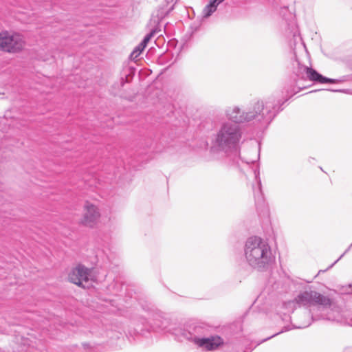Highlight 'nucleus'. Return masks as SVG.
Instances as JSON below:
<instances>
[{
  "label": "nucleus",
  "instance_id": "nucleus-1",
  "mask_svg": "<svg viewBox=\"0 0 352 352\" xmlns=\"http://www.w3.org/2000/svg\"><path fill=\"white\" fill-rule=\"evenodd\" d=\"M296 84V78L287 82L281 97L272 96L265 100H256L251 102L244 109L237 105L228 107L225 110L227 121L238 125H252L259 131L263 132L283 110V104L300 91V88L297 87Z\"/></svg>",
  "mask_w": 352,
  "mask_h": 352
},
{
  "label": "nucleus",
  "instance_id": "nucleus-2",
  "mask_svg": "<svg viewBox=\"0 0 352 352\" xmlns=\"http://www.w3.org/2000/svg\"><path fill=\"white\" fill-rule=\"evenodd\" d=\"M111 221V209L104 204L89 203V280H103L107 262L106 249L110 235L107 227Z\"/></svg>",
  "mask_w": 352,
  "mask_h": 352
},
{
  "label": "nucleus",
  "instance_id": "nucleus-3",
  "mask_svg": "<svg viewBox=\"0 0 352 352\" xmlns=\"http://www.w3.org/2000/svg\"><path fill=\"white\" fill-rule=\"evenodd\" d=\"M333 304V300L328 296L311 289L300 292L293 300L285 302L283 307L292 309V312L297 310L293 317L292 329H303L308 327L312 322L327 320H334L335 317L327 314L328 308ZM290 330L289 326H287Z\"/></svg>",
  "mask_w": 352,
  "mask_h": 352
},
{
  "label": "nucleus",
  "instance_id": "nucleus-4",
  "mask_svg": "<svg viewBox=\"0 0 352 352\" xmlns=\"http://www.w3.org/2000/svg\"><path fill=\"white\" fill-rule=\"evenodd\" d=\"M122 314L133 326V329H128L127 334L130 336L142 334L149 320L153 321L151 325L160 330H166L171 334L175 328L170 327L171 319L168 314L159 310L146 300L140 299L134 307L123 310Z\"/></svg>",
  "mask_w": 352,
  "mask_h": 352
},
{
  "label": "nucleus",
  "instance_id": "nucleus-5",
  "mask_svg": "<svg viewBox=\"0 0 352 352\" xmlns=\"http://www.w3.org/2000/svg\"><path fill=\"white\" fill-rule=\"evenodd\" d=\"M108 264L109 258L107 257V262L104 265L107 274L103 280H89V282H91V284L89 283V296L96 295L99 300V302H96V305L94 301L92 304L89 303V310L96 309L98 312L100 313L109 311L123 316L122 311L134 307L139 300H136L135 298V303L131 305H129L130 303L127 300H124L126 305H124L122 304L124 300L119 297L120 293L122 290L123 284L117 279L114 278L113 282L108 285H103L102 283L107 276Z\"/></svg>",
  "mask_w": 352,
  "mask_h": 352
},
{
  "label": "nucleus",
  "instance_id": "nucleus-6",
  "mask_svg": "<svg viewBox=\"0 0 352 352\" xmlns=\"http://www.w3.org/2000/svg\"><path fill=\"white\" fill-rule=\"evenodd\" d=\"M243 131L240 125L228 121L222 122L213 135L211 152L223 154L229 159L231 166L240 168V162L247 164L254 163L256 160H245L240 156V143Z\"/></svg>",
  "mask_w": 352,
  "mask_h": 352
},
{
  "label": "nucleus",
  "instance_id": "nucleus-7",
  "mask_svg": "<svg viewBox=\"0 0 352 352\" xmlns=\"http://www.w3.org/2000/svg\"><path fill=\"white\" fill-rule=\"evenodd\" d=\"M172 335L178 342H186L206 351L216 350L223 344L221 337L211 335L210 327L199 322L180 324L172 330Z\"/></svg>",
  "mask_w": 352,
  "mask_h": 352
},
{
  "label": "nucleus",
  "instance_id": "nucleus-8",
  "mask_svg": "<svg viewBox=\"0 0 352 352\" xmlns=\"http://www.w3.org/2000/svg\"><path fill=\"white\" fill-rule=\"evenodd\" d=\"M243 252L247 265L259 272H267L275 261L271 246L260 236L248 237L244 242Z\"/></svg>",
  "mask_w": 352,
  "mask_h": 352
},
{
  "label": "nucleus",
  "instance_id": "nucleus-9",
  "mask_svg": "<svg viewBox=\"0 0 352 352\" xmlns=\"http://www.w3.org/2000/svg\"><path fill=\"white\" fill-rule=\"evenodd\" d=\"M292 66L293 73L297 78H304L305 74L307 78L315 84H336L346 80V76H342L339 79L326 77L314 68L301 64L296 58L293 61Z\"/></svg>",
  "mask_w": 352,
  "mask_h": 352
},
{
  "label": "nucleus",
  "instance_id": "nucleus-10",
  "mask_svg": "<svg viewBox=\"0 0 352 352\" xmlns=\"http://www.w3.org/2000/svg\"><path fill=\"white\" fill-rule=\"evenodd\" d=\"M101 320L102 324V336L110 340H117L120 338L124 331V327L122 322L117 318L102 317Z\"/></svg>",
  "mask_w": 352,
  "mask_h": 352
},
{
  "label": "nucleus",
  "instance_id": "nucleus-11",
  "mask_svg": "<svg viewBox=\"0 0 352 352\" xmlns=\"http://www.w3.org/2000/svg\"><path fill=\"white\" fill-rule=\"evenodd\" d=\"M24 40L19 34H10L8 32L0 33V49L9 52H16L23 49Z\"/></svg>",
  "mask_w": 352,
  "mask_h": 352
},
{
  "label": "nucleus",
  "instance_id": "nucleus-12",
  "mask_svg": "<svg viewBox=\"0 0 352 352\" xmlns=\"http://www.w3.org/2000/svg\"><path fill=\"white\" fill-rule=\"evenodd\" d=\"M68 279L82 288H86L88 283V270L82 265H77L68 275Z\"/></svg>",
  "mask_w": 352,
  "mask_h": 352
},
{
  "label": "nucleus",
  "instance_id": "nucleus-13",
  "mask_svg": "<svg viewBox=\"0 0 352 352\" xmlns=\"http://www.w3.org/2000/svg\"><path fill=\"white\" fill-rule=\"evenodd\" d=\"M255 184L252 185V190L254 193V197L255 200L256 206H261L265 204L264 195L262 191V184L260 179L259 170L256 169L254 170Z\"/></svg>",
  "mask_w": 352,
  "mask_h": 352
},
{
  "label": "nucleus",
  "instance_id": "nucleus-14",
  "mask_svg": "<svg viewBox=\"0 0 352 352\" xmlns=\"http://www.w3.org/2000/svg\"><path fill=\"white\" fill-rule=\"evenodd\" d=\"M135 74V69L133 67H125L122 73L121 86L123 87L125 83L129 82Z\"/></svg>",
  "mask_w": 352,
  "mask_h": 352
},
{
  "label": "nucleus",
  "instance_id": "nucleus-15",
  "mask_svg": "<svg viewBox=\"0 0 352 352\" xmlns=\"http://www.w3.org/2000/svg\"><path fill=\"white\" fill-rule=\"evenodd\" d=\"M219 4L214 0H210L202 11L203 18L210 17L217 9Z\"/></svg>",
  "mask_w": 352,
  "mask_h": 352
},
{
  "label": "nucleus",
  "instance_id": "nucleus-16",
  "mask_svg": "<svg viewBox=\"0 0 352 352\" xmlns=\"http://www.w3.org/2000/svg\"><path fill=\"white\" fill-rule=\"evenodd\" d=\"M289 329L287 327H283L282 328V329H281V331H279V332H278V333H274V334H273L272 336H270V337H268V338H265V339L262 340L261 341H260V342H258V343H256V344L254 346H252L251 344H249L248 345H247V346L245 347V349H244V350H243V352H251L252 351H253V349H254L256 346L259 345L260 344H261V343H263V342H265V341H267V340H268L271 339L272 338H273V337H274V336H277V335H278V334H280V333H281L288 331H289Z\"/></svg>",
  "mask_w": 352,
  "mask_h": 352
},
{
  "label": "nucleus",
  "instance_id": "nucleus-17",
  "mask_svg": "<svg viewBox=\"0 0 352 352\" xmlns=\"http://www.w3.org/2000/svg\"><path fill=\"white\" fill-rule=\"evenodd\" d=\"M89 192L91 191V188L93 184L95 185V187L98 189H100L103 185L102 184V181L100 178H98L96 175H92L89 173Z\"/></svg>",
  "mask_w": 352,
  "mask_h": 352
},
{
  "label": "nucleus",
  "instance_id": "nucleus-18",
  "mask_svg": "<svg viewBox=\"0 0 352 352\" xmlns=\"http://www.w3.org/2000/svg\"><path fill=\"white\" fill-rule=\"evenodd\" d=\"M145 47L142 45L141 46V44H138L133 50L131 52L129 55V59L131 60H135L144 50Z\"/></svg>",
  "mask_w": 352,
  "mask_h": 352
},
{
  "label": "nucleus",
  "instance_id": "nucleus-19",
  "mask_svg": "<svg viewBox=\"0 0 352 352\" xmlns=\"http://www.w3.org/2000/svg\"><path fill=\"white\" fill-rule=\"evenodd\" d=\"M8 122L9 120L6 116H4L3 118H0V140H1L3 137L2 134L7 131V125H10V123Z\"/></svg>",
  "mask_w": 352,
  "mask_h": 352
},
{
  "label": "nucleus",
  "instance_id": "nucleus-20",
  "mask_svg": "<svg viewBox=\"0 0 352 352\" xmlns=\"http://www.w3.org/2000/svg\"><path fill=\"white\" fill-rule=\"evenodd\" d=\"M155 32L156 30L153 29L149 33L146 34L145 36L142 40V41L140 43V44H141V46L142 45L146 48L148 43L150 41L151 38L155 35Z\"/></svg>",
  "mask_w": 352,
  "mask_h": 352
},
{
  "label": "nucleus",
  "instance_id": "nucleus-21",
  "mask_svg": "<svg viewBox=\"0 0 352 352\" xmlns=\"http://www.w3.org/2000/svg\"><path fill=\"white\" fill-rule=\"evenodd\" d=\"M164 141V138L160 141V143L159 144H155V146H153L152 151L155 153H161L164 151L165 149V146H161V144H162V142Z\"/></svg>",
  "mask_w": 352,
  "mask_h": 352
},
{
  "label": "nucleus",
  "instance_id": "nucleus-22",
  "mask_svg": "<svg viewBox=\"0 0 352 352\" xmlns=\"http://www.w3.org/2000/svg\"><path fill=\"white\" fill-rule=\"evenodd\" d=\"M351 248H352V246H351V245H350L349 246V248H348L344 251V253H343V254H342V255H341V256H340V257H339V258H338V259H337L334 263H332V264H331V265H330V266L327 269V270H329V269H330V268H331V267H333V265H335V264H336V263H337L340 259H341V258L344 256V255L345 254H346V253L350 250V249H351ZM325 271H326V270H320V271H319V273H320V272H325Z\"/></svg>",
  "mask_w": 352,
  "mask_h": 352
},
{
  "label": "nucleus",
  "instance_id": "nucleus-23",
  "mask_svg": "<svg viewBox=\"0 0 352 352\" xmlns=\"http://www.w3.org/2000/svg\"><path fill=\"white\" fill-rule=\"evenodd\" d=\"M342 292L346 294H352V284L343 286L342 288Z\"/></svg>",
  "mask_w": 352,
  "mask_h": 352
},
{
  "label": "nucleus",
  "instance_id": "nucleus-24",
  "mask_svg": "<svg viewBox=\"0 0 352 352\" xmlns=\"http://www.w3.org/2000/svg\"><path fill=\"white\" fill-rule=\"evenodd\" d=\"M280 317L281 318V319L283 321L291 322L292 324L294 323L293 318L289 314H280Z\"/></svg>",
  "mask_w": 352,
  "mask_h": 352
},
{
  "label": "nucleus",
  "instance_id": "nucleus-25",
  "mask_svg": "<svg viewBox=\"0 0 352 352\" xmlns=\"http://www.w3.org/2000/svg\"><path fill=\"white\" fill-rule=\"evenodd\" d=\"M328 91H332V92H340V93H349V90L348 89H329Z\"/></svg>",
  "mask_w": 352,
  "mask_h": 352
},
{
  "label": "nucleus",
  "instance_id": "nucleus-26",
  "mask_svg": "<svg viewBox=\"0 0 352 352\" xmlns=\"http://www.w3.org/2000/svg\"><path fill=\"white\" fill-rule=\"evenodd\" d=\"M346 64L347 67L351 70H352V58L347 59L346 61Z\"/></svg>",
  "mask_w": 352,
  "mask_h": 352
},
{
  "label": "nucleus",
  "instance_id": "nucleus-27",
  "mask_svg": "<svg viewBox=\"0 0 352 352\" xmlns=\"http://www.w3.org/2000/svg\"><path fill=\"white\" fill-rule=\"evenodd\" d=\"M224 352H239V351L236 349L232 348L230 351H226Z\"/></svg>",
  "mask_w": 352,
  "mask_h": 352
},
{
  "label": "nucleus",
  "instance_id": "nucleus-28",
  "mask_svg": "<svg viewBox=\"0 0 352 352\" xmlns=\"http://www.w3.org/2000/svg\"><path fill=\"white\" fill-rule=\"evenodd\" d=\"M174 9V5H173L168 10V14L170 13Z\"/></svg>",
  "mask_w": 352,
  "mask_h": 352
},
{
  "label": "nucleus",
  "instance_id": "nucleus-29",
  "mask_svg": "<svg viewBox=\"0 0 352 352\" xmlns=\"http://www.w3.org/2000/svg\"><path fill=\"white\" fill-rule=\"evenodd\" d=\"M281 8H285V9H287V6H280Z\"/></svg>",
  "mask_w": 352,
  "mask_h": 352
},
{
  "label": "nucleus",
  "instance_id": "nucleus-30",
  "mask_svg": "<svg viewBox=\"0 0 352 352\" xmlns=\"http://www.w3.org/2000/svg\"><path fill=\"white\" fill-rule=\"evenodd\" d=\"M274 5L276 7H278L279 5L278 4V3H276V1L274 2Z\"/></svg>",
  "mask_w": 352,
  "mask_h": 352
},
{
  "label": "nucleus",
  "instance_id": "nucleus-31",
  "mask_svg": "<svg viewBox=\"0 0 352 352\" xmlns=\"http://www.w3.org/2000/svg\"><path fill=\"white\" fill-rule=\"evenodd\" d=\"M87 217V214H85V219H86Z\"/></svg>",
  "mask_w": 352,
  "mask_h": 352
},
{
  "label": "nucleus",
  "instance_id": "nucleus-32",
  "mask_svg": "<svg viewBox=\"0 0 352 352\" xmlns=\"http://www.w3.org/2000/svg\"><path fill=\"white\" fill-rule=\"evenodd\" d=\"M318 90H314V91H312L311 92H316Z\"/></svg>",
  "mask_w": 352,
  "mask_h": 352
},
{
  "label": "nucleus",
  "instance_id": "nucleus-33",
  "mask_svg": "<svg viewBox=\"0 0 352 352\" xmlns=\"http://www.w3.org/2000/svg\"><path fill=\"white\" fill-rule=\"evenodd\" d=\"M351 246H352V243L351 244Z\"/></svg>",
  "mask_w": 352,
  "mask_h": 352
}]
</instances>
